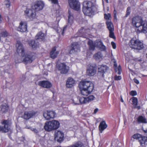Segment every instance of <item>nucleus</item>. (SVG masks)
I'll return each mask as SVG.
<instances>
[{
    "label": "nucleus",
    "instance_id": "34",
    "mask_svg": "<svg viewBox=\"0 0 147 147\" xmlns=\"http://www.w3.org/2000/svg\"><path fill=\"white\" fill-rule=\"evenodd\" d=\"M138 121L139 123H146V119L144 117L142 116H140L138 117Z\"/></svg>",
    "mask_w": 147,
    "mask_h": 147
},
{
    "label": "nucleus",
    "instance_id": "21",
    "mask_svg": "<svg viewBox=\"0 0 147 147\" xmlns=\"http://www.w3.org/2000/svg\"><path fill=\"white\" fill-rule=\"evenodd\" d=\"M75 83V81L73 78H69L66 81V87L68 88L71 87L74 85Z\"/></svg>",
    "mask_w": 147,
    "mask_h": 147
},
{
    "label": "nucleus",
    "instance_id": "35",
    "mask_svg": "<svg viewBox=\"0 0 147 147\" xmlns=\"http://www.w3.org/2000/svg\"><path fill=\"white\" fill-rule=\"evenodd\" d=\"M102 55L101 53L99 52L95 54L94 56V58L96 60L99 59L101 58Z\"/></svg>",
    "mask_w": 147,
    "mask_h": 147
},
{
    "label": "nucleus",
    "instance_id": "29",
    "mask_svg": "<svg viewBox=\"0 0 147 147\" xmlns=\"http://www.w3.org/2000/svg\"><path fill=\"white\" fill-rule=\"evenodd\" d=\"M44 128L45 130L48 131H50L53 130L49 121L46 122L44 126Z\"/></svg>",
    "mask_w": 147,
    "mask_h": 147
},
{
    "label": "nucleus",
    "instance_id": "60",
    "mask_svg": "<svg viewBox=\"0 0 147 147\" xmlns=\"http://www.w3.org/2000/svg\"><path fill=\"white\" fill-rule=\"evenodd\" d=\"M115 70L116 71H116V69L115 68Z\"/></svg>",
    "mask_w": 147,
    "mask_h": 147
},
{
    "label": "nucleus",
    "instance_id": "54",
    "mask_svg": "<svg viewBox=\"0 0 147 147\" xmlns=\"http://www.w3.org/2000/svg\"><path fill=\"white\" fill-rule=\"evenodd\" d=\"M114 17H116V11L115 10H114Z\"/></svg>",
    "mask_w": 147,
    "mask_h": 147
},
{
    "label": "nucleus",
    "instance_id": "28",
    "mask_svg": "<svg viewBox=\"0 0 147 147\" xmlns=\"http://www.w3.org/2000/svg\"><path fill=\"white\" fill-rule=\"evenodd\" d=\"M1 111L2 113H5L9 109L8 105L6 103L3 104L1 106Z\"/></svg>",
    "mask_w": 147,
    "mask_h": 147
},
{
    "label": "nucleus",
    "instance_id": "15",
    "mask_svg": "<svg viewBox=\"0 0 147 147\" xmlns=\"http://www.w3.org/2000/svg\"><path fill=\"white\" fill-rule=\"evenodd\" d=\"M64 134L63 133L60 131H57L55 132V139L58 142H61L62 141L63 139Z\"/></svg>",
    "mask_w": 147,
    "mask_h": 147
},
{
    "label": "nucleus",
    "instance_id": "27",
    "mask_svg": "<svg viewBox=\"0 0 147 147\" xmlns=\"http://www.w3.org/2000/svg\"><path fill=\"white\" fill-rule=\"evenodd\" d=\"M71 48L69 52V53L71 54L80 51L78 46L76 45L75 44H73L71 45Z\"/></svg>",
    "mask_w": 147,
    "mask_h": 147
},
{
    "label": "nucleus",
    "instance_id": "45",
    "mask_svg": "<svg viewBox=\"0 0 147 147\" xmlns=\"http://www.w3.org/2000/svg\"><path fill=\"white\" fill-rule=\"evenodd\" d=\"M99 48L102 50H104L105 49V47L103 45V43Z\"/></svg>",
    "mask_w": 147,
    "mask_h": 147
},
{
    "label": "nucleus",
    "instance_id": "23",
    "mask_svg": "<svg viewBox=\"0 0 147 147\" xmlns=\"http://www.w3.org/2000/svg\"><path fill=\"white\" fill-rule=\"evenodd\" d=\"M108 70V67L106 65H102L98 68V72L102 74V76H103L104 74Z\"/></svg>",
    "mask_w": 147,
    "mask_h": 147
},
{
    "label": "nucleus",
    "instance_id": "6",
    "mask_svg": "<svg viewBox=\"0 0 147 147\" xmlns=\"http://www.w3.org/2000/svg\"><path fill=\"white\" fill-rule=\"evenodd\" d=\"M1 123L3 125V127L0 126V131L3 132H7L10 129L11 123L9 120H3L1 122Z\"/></svg>",
    "mask_w": 147,
    "mask_h": 147
},
{
    "label": "nucleus",
    "instance_id": "51",
    "mask_svg": "<svg viewBox=\"0 0 147 147\" xmlns=\"http://www.w3.org/2000/svg\"><path fill=\"white\" fill-rule=\"evenodd\" d=\"M114 65L115 68H116L117 67V65L116 61H114Z\"/></svg>",
    "mask_w": 147,
    "mask_h": 147
},
{
    "label": "nucleus",
    "instance_id": "7",
    "mask_svg": "<svg viewBox=\"0 0 147 147\" xmlns=\"http://www.w3.org/2000/svg\"><path fill=\"white\" fill-rule=\"evenodd\" d=\"M68 3L72 9L77 11L80 9V3L78 0H68Z\"/></svg>",
    "mask_w": 147,
    "mask_h": 147
},
{
    "label": "nucleus",
    "instance_id": "36",
    "mask_svg": "<svg viewBox=\"0 0 147 147\" xmlns=\"http://www.w3.org/2000/svg\"><path fill=\"white\" fill-rule=\"evenodd\" d=\"M133 105L134 106H136L138 104V100L137 98L133 97L131 98Z\"/></svg>",
    "mask_w": 147,
    "mask_h": 147
},
{
    "label": "nucleus",
    "instance_id": "47",
    "mask_svg": "<svg viewBox=\"0 0 147 147\" xmlns=\"http://www.w3.org/2000/svg\"><path fill=\"white\" fill-rule=\"evenodd\" d=\"M134 81L135 83L137 84H138L139 83V81L137 79L134 78Z\"/></svg>",
    "mask_w": 147,
    "mask_h": 147
},
{
    "label": "nucleus",
    "instance_id": "19",
    "mask_svg": "<svg viewBox=\"0 0 147 147\" xmlns=\"http://www.w3.org/2000/svg\"><path fill=\"white\" fill-rule=\"evenodd\" d=\"M132 137L134 139H138L139 140H142V143H145L147 141V137H142L141 135L139 134H135L133 135Z\"/></svg>",
    "mask_w": 147,
    "mask_h": 147
},
{
    "label": "nucleus",
    "instance_id": "39",
    "mask_svg": "<svg viewBox=\"0 0 147 147\" xmlns=\"http://www.w3.org/2000/svg\"><path fill=\"white\" fill-rule=\"evenodd\" d=\"M105 16V19L107 20V21L110 20V19L111 18V15L109 13H108V14H104Z\"/></svg>",
    "mask_w": 147,
    "mask_h": 147
},
{
    "label": "nucleus",
    "instance_id": "38",
    "mask_svg": "<svg viewBox=\"0 0 147 147\" xmlns=\"http://www.w3.org/2000/svg\"><path fill=\"white\" fill-rule=\"evenodd\" d=\"M0 35L2 37H6L8 35V33L6 31H3L1 32Z\"/></svg>",
    "mask_w": 147,
    "mask_h": 147
},
{
    "label": "nucleus",
    "instance_id": "20",
    "mask_svg": "<svg viewBox=\"0 0 147 147\" xmlns=\"http://www.w3.org/2000/svg\"><path fill=\"white\" fill-rule=\"evenodd\" d=\"M59 53V51L57 50L55 47H53L50 53V56L51 58L54 59L56 58L58 54Z\"/></svg>",
    "mask_w": 147,
    "mask_h": 147
},
{
    "label": "nucleus",
    "instance_id": "14",
    "mask_svg": "<svg viewBox=\"0 0 147 147\" xmlns=\"http://www.w3.org/2000/svg\"><path fill=\"white\" fill-rule=\"evenodd\" d=\"M25 14L31 20H34L36 18L35 12L34 11H33L31 9H26L25 11Z\"/></svg>",
    "mask_w": 147,
    "mask_h": 147
},
{
    "label": "nucleus",
    "instance_id": "10",
    "mask_svg": "<svg viewBox=\"0 0 147 147\" xmlns=\"http://www.w3.org/2000/svg\"><path fill=\"white\" fill-rule=\"evenodd\" d=\"M96 68L95 66L88 65L87 68L86 74L88 76H92L96 74Z\"/></svg>",
    "mask_w": 147,
    "mask_h": 147
},
{
    "label": "nucleus",
    "instance_id": "9",
    "mask_svg": "<svg viewBox=\"0 0 147 147\" xmlns=\"http://www.w3.org/2000/svg\"><path fill=\"white\" fill-rule=\"evenodd\" d=\"M56 115L55 112L53 111L47 110L45 111L43 113L44 118L47 120L54 118Z\"/></svg>",
    "mask_w": 147,
    "mask_h": 147
},
{
    "label": "nucleus",
    "instance_id": "24",
    "mask_svg": "<svg viewBox=\"0 0 147 147\" xmlns=\"http://www.w3.org/2000/svg\"><path fill=\"white\" fill-rule=\"evenodd\" d=\"M44 3L43 1H37L34 5L35 8L38 10H41L43 8Z\"/></svg>",
    "mask_w": 147,
    "mask_h": 147
},
{
    "label": "nucleus",
    "instance_id": "31",
    "mask_svg": "<svg viewBox=\"0 0 147 147\" xmlns=\"http://www.w3.org/2000/svg\"><path fill=\"white\" fill-rule=\"evenodd\" d=\"M28 44L33 49H35L38 47L37 44L35 43V41L34 40H29L28 41Z\"/></svg>",
    "mask_w": 147,
    "mask_h": 147
},
{
    "label": "nucleus",
    "instance_id": "44",
    "mask_svg": "<svg viewBox=\"0 0 147 147\" xmlns=\"http://www.w3.org/2000/svg\"><path fill=\"white\" fill-rule=\"evenodd\" d=\"M115 80H120L121 79V77L119 76L116 75L114 78Z\"/></svg>",
    "mask_w": 147,
    "mask_h": 147
},
{
    "label": "nucleus",
    "instance_id": "52",
    "mask_svg": "<svg viewBox=\"0 0 147 147\" xmlns=\"http://www.w3.org/2000/svg\"><path fill=\"white\" fill-rule=\"evenodd\" d=\"M144 131L146 135H147V129L144 130Z\"/></svg>",
    "mask_w": 147,
    "mask_h": 147
},
{
    "label": "nucleus",
    "instance_id": "16",
    "mask_svg": "<svg viewBox=\"0 0 147 147\" xmlns=\"http://www.w3.org/2000/svg\"><path fill=\"white\" fill-rule=\"evenodd\" d=\"M38 84L43 87L49 88H50L52 86L51 83L48 81H42L38 82Z\"/></svg>",
    "mask_w": 147,
    "mask_h": 147
},
{
    "label": "nucleus",
    "instance_id": "4",
    "mask_svg": "<svg viewBox=\"0 0 147 147\" xmlns=\"http://www.w3.org/2000/svg\"><path fill=\"white\" fill-rule=\"evenodd\" d=\"M21 59H19L18 61H16V63H20L23 62L25 63H30L35 59V57L32 54L28 55L24 54L22 55Z\"/></svg>",
    "mask_w": 147,
    "mask_h": 147
},
{
    "label": "nucleus",
    "instance_id": "55",
    "mask_svg": "<svg viewBox=\"0 0 147 147\" xmlns=\"http://www.w3.org/2000/svg\"><path fill=\"white\" fill-rule=\"evenodd\" d=\"M74 104L75 105H78V103H77L76 102H75V101L74 100H73V102Z\"/></svg>",
    "mask_w": 147,
    "mask_h": 147
},
{
    "label": "nucleus",
    "instance_id": "49",
    "mask_svg": "<svg viewBox=\"0 0 147 147\" xmlns=\"http://www.w3.org/2000/svg\"><path fill=\"white\" fill-rule=\"evenodd\" d=\"M98 111V109L97 108L95 109L94 110V113L96 114Z\"/></svg>",
    "mask_w": 147,
    "mask_h": 147
},
{
    "label": "nucleus",
    "instance_id": "46",
    "mask_svg": "<svg viewBox=\"0 0 147 147\" xmlns=\"http://www.w3.org/2000/svg\"><path fill=\"white\" fill-rule=\"evenodd\" d=\"M111 44L114 49H115L116 48V45L115 43L114 42H111Z\"/></svg>",
    "mask_w": 147,
    "mask_h": 147
},
{
    "label": "nucleus",
    "instance_id": "48",
    "mask_svg": "<svg viewBox=\"0 0 147 147\" xmlns=\"http://www.w3.org/2000/svg\"><path fill=\"white\" fill-rule=\"evenodd\" d=\"M66 26H65L63 27V28L62 30V34L63 35L64 34V31L65 30V29H66Z\"/></svg>",
    "mask_w": 147,
    "mask_h": 147
},
{
    "label": "nucleus",
    "instance_id": "25",
    "mask_svg": "<svg viewBox=\"0 0 147 147\" xmlns=\"http://www.w3.org/2000/svg\"><path fill=\"white\" fill-rule=\"evenodd\" d=\"M107 125L105 121H101L98 127L100 132L102 133L103 131L107 128Z\"/></svg>",
    "mask_w": 147,
    "mask_h": 147
},
{
    "label": "nucleus",
    "instance_id": "32",
    "mask_svg": "<svg viewBox=\"0 0 147 147\" xmlns=\"http://www.w3.org/2000/svg\"><path fill=\"white\" fill-rule=\"evenodd\" d=\"M68 147H84V145L80 142H78Z\"/></svg>",
    "mask_w": 147,
    "mask_h": 147
},
{
    "label": "nucleus",
    "instance_id": "5",
    "mask_svg": "<svg viewBox=\"0 0 147 147\" xmlns=\"http://www.w3.org/2000/svg\"><path fill=\"white\" fill-rule=\"evenodd\" d=\"M131 47L134 49L141 50L143 48V43L139 40L132 39L129 43Z\"/></svg>",
    "mask_w": 147,
    "mask_h": 147
},
{
    "label": "nucleus",
    "instance_id": "56",
    "mask_svg": "<svg viewBox=\"0 0 147 147\" xmlns=\"http://www.w3.org/2000/svg\"><path fill=\"white\" fill-rule=\"evenodd\" d=\"M118 70V71H121V68L120 66H119Z\"/></svg>",
    "mask_w": 147,
    "mask_h": 147
},
{
    "label": "nucleus",
    "instance_id": "22",
    "mask_svg": "<svg viewBox=\"0 0 147 147\" xmlns=\"http://www.w3.org/2000/svg\"><path fill=\"white\" fill-rule=\"evenodd\" d=\"M46 34L41 32L37 33L35 37V38L40 41H43L45 39Z\"/></svg>",
    "mask_w": 147,
    "mask_h": 147
},
{
    "label": "nucleus",
    "instance_id": "3",
    "mask_svg": "<svg viewBox=\"0 0 147 147\" xmlns=\"http://www.w3.org/2000/svg\"><path fill=\"white\" fill-rule=\"evenodd\" d=\"M96 7L90 1H85L83 3V11L84 14L91 16L94 14Z\"/></svg>",
    "mask_w": 147,
    "mask_h": 147
},
{
    "label": "nucleus",
    "instance_id": "11",
    "mask_svg": "<svg viewBox=\"0 0 147 147\" xmlns=\"http://www.w3.org/2000/svg\"><path fill=\"white\" fill-rule=\"evenodd\" d=\"M18 31L21 32H25L27 30V23L26 21H21L19 25L17 28Z\"/></svg>",
    "mask_w": 147,
    "mask_h": 147
},
{
    "label": "nucleus",
    "instance_id": "13",
    "mask_svg": "<svg viewBox=\"0 0 147 147\" xmlns=\"http://www.w3.org/2000/svg\"><path fill=\"white\" fill-rule=\"evenodd\" d=\"M16 51L20 56H22L24 54V50L22 44L19 41H17L16 44Z\"/></svg>",
    "mask_w": 147,
    "mask_h": 147
},
{
    "label": "nucleus",
    "instance_id": "26",
    "mask_svg": "<svg viewBox=\"0 0 147 147\" xmlns=\"http://www.w3.org/2000/svg\"><path fill=\"white\" fill-rule=\"evenodd\" d=\"M68 18L69 23L72 24L74 22V18L72 11L69 10L68 11Z\"/></svg>",
    "mask_w": 147,
    "mask_h": 147
},
{
    "label": "nucleus",
    "instance_id": "40",
    "mask_svg": "<svg viewBox=\"0 0 147 147\" xmlns=\"http://www.w3.org/2000/svg\"><path fill=\"white\" fill-rule=\"evenodd\" d=\"M113 30L109 31V37L113 38H115V37L114 36V33L113 32Z\"/></svg>",
    "mask_w": 147,
    "mask_h": 147
},
{
    "label": "nucleus",
    "instance_id": "61",
    "mask_svg": "<svg viewBox=\"0 0 147 147\" xmlns=\"http://www.w3.org/2000/svg\"><path fill=\"white\" fill-rule=\"evenodd\" d=\"M146 57H147V54H146Z\"/></svg>",
    "mask_w": 147,
    "mask_h": 147
},
{
    "label": "nucleus",
    "instance_id": "12",
    "mask_svg": "<svg viewBox=\"0 0 147 147\" xmlns=\"http://www.w3.org/2000/svg\"><path fill=\"white\" fill-rule=\"evenodd\" d=\"M57 67L61 73L62 74H66L69 69V67L64 63H60L58 65Z\"/></svg>",
    "mask_w": 147,
    "mask_h": 147
},
{
    "label": "nucleus",
    "instance_id": "8",
    "mask_svg": "<svg viewBox=\"0 0 147 147\" xmlns=\"http://www.w3.org/2000/svg\"><path fill=\"white\" fill-rule=\"evenodd\" d=\"M88 44L89 46L90 49L94 50L95 47L98 48L102 44V43L100 40H96L94 43H93L92 40H89L88 42Z\"/></svg>",
    "mask_w": 147,
    "mask_h": 147
},
{
    "label": "nucleus",
    "instance_id": "37",
    "mask_svg": "<svg viewBox=\"0 0 147 147\" xmlns=\"http://www.w3.org/2000/svg\"><path fill=\"white\" fill-rule=\"evenodd\" d=\"M95 98L94 96L93 95H90L88 97H87V102H89L92 100H93Z\"/></svg>",
    "mask_w": 147,
    "mask_h": 147
},
{
    "label": "nucleus",
    "instance_id": "17",
    "mask_svg": "<svg viewBox=\"0 0 147 147\" xmlns=\"http://www.w3.org/2000/svg\"><path fill=\"white\" fill-rule=\"evenodd\" d=\"M36 114V113L34 111H25L23 116L24 118L26 119H28L34 116Z\"/></svg>",
    "mask_w": 147,
    "mask_h": 147
},
{
    "label": "nucleus",
    "instance_id": "18",
    "mask_svg": "<svg viewBox=\"0 0 147 147\" xmlns=\"http://www.w3.org/2000/svg\"><path fill=\"white\" fill-rule=\"evenodd\" d=\"M49 122L53 130L57 129L59 127L60 123L57 121L53 120L49 121Z\"/></svg>",
    "mask_w": 147,
    "mask_h": 147
},
{
    "label": "nucleus",
    "instance_id": "1",
    "mask_svg": "<svg viewBox=\"0 0 147 147\" xmlns=\"http://www.w3.org/2000/svg\"><path fill=\"white\" fill-rule=\"evenodd\" d=\"M132 23L133 26L140 32L146 33L147 32V21L141 18L136 17L132 19Z\"/></svg>",
    "mask_w": 147,
    "mask_h": 147
},
{
    "label": "nucleus",
    "instance_id": "58",
    "mask_svg": "<svg viewBox=\"0 0 147 147\" xmlns=\"http://www.w3.org/2000/svg\"><path fill=\"white\" fill-rule=\"evenodd\" d=\"M121 101L122 102H123V99H122V98H121Z\"/></svg>",
    "mask_w": 147,
    "mask_h": 147
},
{
    "label": "nucleus",
    "instance_id": "43",
    "mask_svg": "<svg viewBox=\"0 0 147 147\" xmlns=\"http://www.w3.org/2000/svg\"><path fill=\"white\" fill-rule=\"evenodd\" d=\"M130 7H128L127 10L126 16L127 17L128 16L130 13Z\"/></svg>",
    "mask_w": 147,
    "mask_h": 147
},
{
    "label": "nucleus",
    "instance_id": "57",
    "mask_svg": "<svg viewBox=\"0 0 147 147\" xmlns=\"http://www.w3.org/2000/svg\"><path fill=\"white\" fill-rule=\"evenodd\" d=\"M117 74H121V71H118V72H117Z\"/></svg>",
    "mask_w": 147,
    "mask_h": 147
},
{
    "label": "nucleus",
    "instance_id": "41",
    "mask_svg": "<svg viewBox=\"0 0 147 147\" xmlns=\"http://www.w3.org/2000/svg\"><path fill=\"white\" fill-rule=\"evenodd\" d=\"M26 128L28 129H30L32 131L34 132V133H37L38 132V131L37 129L35 128H32L31 127H26Z\"/></svg>",
    "mask_w": 147,
    "mask_h": 147
},
{
    "label": "nucleus",
    "instance_id": "53",
    "mask_svg": "<svg viewBox=\"0 0 147 147\" xmlns=\"http://www.w3.org/2000/svg\"><path fill=\"white\" fill-rule=\"evenodd\" d=\"M136 108L138 109H139L140 108V106H134Z\"/></svg>",
    "mask_w": 147,
    "mask_h": 147
},
{
    "label": "nucleus",
    "instance_id": "30",
    "mask_svg": "<svg viewBox=\"0 0 147 147\" xmlns=\"http://www.w3.org/2000/svg\"><path fill=\"white\" fill-rule=\"evenodd\" d=\"M106 24L107 26V27L109 31L114 30L113 26L110 20L107 21Z\"/></svg>",
    "mask_w": 147,
    "mask_h": 147
},
{
    "label": "nucleus",
    "instance_id": "63",
    "mask_svg": "<svg viewBox=\"0 0 147 147\" xmlns=\"http://www.w3.org/2000/svg\"><path fill=\"white\" fill-rule=\"evenodd\" d=\"M140 61H141V60H139Z\"/></svg>",
    "mask_w": 147,
    "mask_h": 147
},
{
    "label": "nucleus",
    "instance_id": "33",
    "mask_svg": "<svg viewBox=\"0 0 147 147\" xmlns=\"http://www.w3.org/2000/svg\"><path fill=\"white\" fill-rule=\"evenodd\" d=\"M79 100L81 104L86 103L87 102L86 98L82 97L79 98Z\"/></svg>",
    "mask_w": 147,
    "mask_h": 147
},
{
    "label": "nucleus",
    "instance_id": "50",
    "mask_svg": "<svg viewBox=\"0 0 147 147\" xmlns=\"http://www.w3.org/2000/svg\"><path fill=\"white\" fill-rule=\"evenodd\" d=\"M10 2H8L6 4V7H9L10 6Z\"/></svg>",
    "mask_w": 147,
    "mask_h": 147
},
{
    "label": "nucleus",
    "instance_id": "2",
    "mask_svg": "<svg viewBox=\"0 0 147 147\" xmlns=\"http://www.w3.org/2000/svg\"><path fill=\"white\" fill-rule=\"evenodd\" d=\"M79 87L81 94L84 96H88L94 89L93 83L90 81H82L79 83Z\"/></svg>",
    "mask_w": 147,
    "mask_h": 147
},
{
    "label": "nucleus",
    "instance_id": "62",
    "mask_svg": "<svg viewBox=\"0 0 147 147\" xmlns=\"http://www.w3.org/2000/svg\"><path fill=\"white\" fill-rule=\"evenodd\" d=\"M124 124L125 123V121H124Z\"/></svg>",
    "mask_w": 147,
    "mask_h": 147
},
{
    "label": "nucleus",
    "instance_id": "42",
    "mask_svg": "<svg viewBox=\"0 0 147 147\" xmlns=\"http://www.w3.org/2000/svg\"><path fill=\"white\" fill-rule=\"evenodd\" d=\"M130 94L132 96H136L137 94V93L136 91H131L130 92Z\"/></svg>",
    "mask_w": 147,
    "mask_h": 147
},
{
    "label": "nucleus",
    "instance_id": "59",
    "mask_svg": "<svg viewBox=\"0 0 147 147\" xmlns=\"http://www.w3.org/2000/svg\"><path fill=\"white\" fill-rule=\"evenodd\" d=\"M107 3H108V0H105Z\"/></svg>",
    "mask_w": 147,
    "mask_h": 147
}]
</instances>
